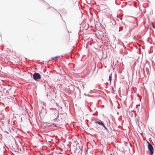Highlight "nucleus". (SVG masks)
<instances>
[{
    "mask_svg": "<svg viewBox=\"0 0 155 155\" xmlns=\"http://www.w3.org/2000/svg\"><path fill=\"white\" fill-rule=\"evenodd\" d=\"M104 128H105V129L106 130H107V128L105 126V125H104V126H103Z\"/></svg>",
    "mask_w": 155,
    "mask_h": 155,
    "instance_id": "nucleus-9",
    "label": "nucleus"
},
{
    "mask_svg": "<svg viewBox=\"0 0 155 155\" xmlns=\"http://www.w3.org/2000/svg\"><path fill=\"white\" fill-rule=\"evenodd\" d=\"M15 74L17 75L18 74L21 73V71L19 69L17 70L15 72Z\"/></svg>",
    "mask_w": 155,
    "mask_h": 155,
    "instance_id": "nucleus-6",
    "label": "nucleus"
},
{
    "mask_svg": "<svg viewBox=\"0 0 155 155\" xmlns=\"http://www.w3.org/2000/svg\"><path fill=\"white\" fill-rule=\"evenodd\" d=\"M34 79L35 80L40 79L41 78V75L38 73H35L33 75Z\"/></svg>",
    "mask_w": 155,
    "mask_h": 155,
    "instance_id": "nucleus-3",
    "label": "nucleus"
},
{
    "mask_svg": "<svg viewBox=\"0 0 155 155\" xmlns=\"http://www.w3.org/2000/svg\"><path fill=\"white\" fill-rule=\"evenodd\" d=\"M112 74H110V75L109 76V81L110 83H111V79H112Z\"/></svg>",
    "mask_w": 155,
    "mask_h": 155,
    "instance_id": "nucleus-7",
    "label": "nucleus"
},
{
    "mask_svg": "<svg viewBox=\"0 0 155 155\" xmlns=\"http://www.w3.org/2000/svg\"><path fill=\"white\" fill-rule=\"evenodd\" d=\"M58 111L56 109H53L50 112V117L54 121H55L58 117Z\"/></svg>",
    "mask_w": 155,
    "mask_h": 155,
    "instance_id": "nucleus-1",
    "label": "nucleus"
},
{
    "mask_svg": "<svg viewBox=\"0 0 155 155\" xmlns=\"http://www.w3.org/2000/svg\"><path fill=\"white\" fill-rule=\"evenodd\" d=\"M95 123L96 124H98L100 125H101L103 126H104V124L102 122H100L98 121H95Z\"/></svg>",
    "mask_w": 155,
    "mask_h": 155,
    "instance_id": "nucleus-5",
    "label": "nucleus"
},
{
    "mask_svg": "<svg viewBox=\"0 0 155 155\" xmlns=\"http://www.w3.org/2000/svg\"><path fill=\"white\" fill-rule=\"evenodd\" d=\"M148 142V148L149 150V153L152 155L153 153V148L152 145Z\"/></svg>",
    "mask_w": 155,
    "mask_h": 155,
    "instance_id": "nucleus-2",
    "label": "nucleus"
},
{
    "mask_svg": "<svg viewBox=\"0 0 155 155\" xmlns=\"http://www.w3.org/2000/svg\"><path fill=\"white\" fill-rule=\"evenodd\" d=\"M153 28H154L155 27V26L154 25H153Z\"/></svg>",
    "mask_w": 155,
    "mask_h": 155,
    "instance_id": "nucleus-10",
    "label": "nucleus"
},
{
    "mask_svg": "<svg viewBox=\"0 0 155 155\" xmlns=\"http://www.w3.org/2000/svg\"><path fill=\"white\" fill-rule=\"evenodd\" d=\"M57 57H58V56H56V57H52V58H51V59H52V60H54V59H55L56 58H57Z\"/></svg>",
    "mask_w": 155,
    "mask_h": 155,
    "instance_id": "nucleus-8",
    "label": "nucleus"
},
{
    "mask_svg": "<svg viewBox=\"0 0 155 155\" xmlns=\"http://www.w3.org/2000/svg\"><path fill=\"white\" fill-rule=\"evenodd\" d=\"M13 130L11 127H8L6 129V132L8 134H9L10 133H12V132Z\"/></svg>",
    "mask_w": 155,
    "mask_h": 155,
    "instance_id": "nucleus-4",
    "label": "nucleus"
}]
</instances>
